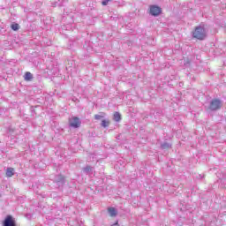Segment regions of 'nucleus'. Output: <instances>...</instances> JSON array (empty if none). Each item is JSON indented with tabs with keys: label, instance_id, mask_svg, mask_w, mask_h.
<instances>
[{
	"label": "nucleus",
	"instance_id": "5",
	"mask_svg": "<svg viewBox=\"0 0 226 226\" xmlns=\"http://www.w3.org/2000/svg\"><path fill=\"white\" fill-rule=\"evenodd\" d=\"M4 226H17L15 219L11 215H7L3 222Z\"/></svg>",
	"mask_w": 226,
	"mask_h": 226
},
{
	"label": "nucleus",
	"instance_id": "3",
	"mask_svg": "<svg viewBox=\"0 0 226 226\" xmlns=\"http://www.w3.org/2000/svg\"><path fill=\"white\" fill-rule=\"evenodd\" d=\"M222 109V101H220L219 99H214L209 106V109L210 110H218Z\"/></svg>",
	"mask_w": 226,
	"mask_h": 226
},
{
	"label": "nucleus",
	"instance_id": "9",
	"mask_svg": "<svg viewBox=\"0 0 226 226\" xmlns=\"http://www.w3.org/2000/svg\"><path fill=\"white\" fill-rule=\"evenodd\" d=\"M25 80H26L27 82L33 80V74L30 72H26L25 73Z\"/></svg>",
	"mask_w": 226,
	"mask_h": 226
},
{
	"label": "nucleus",
	"instance_id": "16",
	"mask_svg": "<svg viewBox=\"0 0 226 226\" xmlns=\"http://www.w3.org/2000/svg\"><path fill=\"white\" fill-rule=\"evenodd\" d=\"M113 225H119V221H117L116 223Z\"/></svg>",
	"mask_w": 226,
	"mask_h": 226
},
{
	"label": "nucleus",
	"instance_id": "11",
	"mask_svg": "<svg viewBox=\"0 0 226 226\" xmlns=\"http://www.w3.org/2000/svg\"><path fill=\"white\" fill-rule=\"evenodd\" d=\"M11 27L12 31H19V29H20V26H19L17 23L12 24Z\"/></svg>",
	"mask_w": 226,
	"mask_h": 226
},
{
	"label": "nucleus",
	"instance_id": "7",
	"mask_svg": "<svg viewBox=\"0 0 226 226\" xmlns=\"http://www.w3.org/2000/svg\"><path fill=\"white\" fill-rule=\"evenodd\" d=\"M108 213L111 218H116V216H117V210L115 207H108Z\"/></svg>",
	"mask_w": 226,
	"mask_h": 226
},
{
	"label": "nucleus",
	"instance_id": "10",
	"mask_svg": "<svg viewBox=\"0 0 226 226\" xmlns=\"http://www.w3.org/2000/svg\"><path fill=\"white\" fill-rule=\"evenodd\" d=\"M110 124V121L109 120H102L101 125L102 128H107Z\"/></svg>",
	"mask_w": 226,
	"mask_h": 226
},
{
	"label": "nucleus",
	"instance_id": "14",
	"mask_svg": "<svg viewBox=\"0 0 226 226\" xmlns=\"http://www.w3.org/2000/svg\"><path fill=\"white\" fill-rule=\"evenodd\" d=\"M102 117H103V116H102V115H94V119H96V121H100V119H102Z\"/></svg>",
	"mask_w": 226,
	"mask_h": 226
},
{
	"label": "nucleus",
	"instance_id": "1",
	"mask_svg": "<svg viewBox=\"0 0 226 226\" xmlns=\"http://www.w3.org/2000/svg\"><path fill=\"white\" fill-rule=\"evenodd\" d=\"M192 38L195 40H200L202 41V40H206V36H207V34L206 33V28L203 26H196L194 30L192 32Z\"/></svg>",
	"mask_w": 226,
	"mask_h": 226
},
{
	"label": "nucleus",
	"instance_id": "4",
	"mask_svg": "<svg viewBox=\"0 0 226 226\" xmlns=\"http://www.w3.org/2000/svg\"><path fill=\"white\" fill-rule=\"evenodd\" d=\"M162 13V7L158 5H150V14L153 15V17H158Z\"/></svg>",
	"mask_w": 226,
	"mask_h": 226
},
{
	"label": "nucleus",
	"instance_id": "12",
	"mask_svg": "<svg viewBox=\"0 0 226 226\" xmlns=\"http://www.w3.org/2000/svg\"><path fill=\"white\" fill-rule=\"evenodd\" d=\"M162 149H169V147H170V145H169L168 143H164L162 145Z\"/></svg>",
	"mask_w": 226,
	"mask_h": 226
},
{
	"label": "nucleus",
	"instance_id": "8",
	"mask_svg": "<svg viewBox=\"0 0 226 226\" xmlns=\"http://www.w3.org/2000/svg\"><path fill=\"white\" fill-rule=\"evenodd\" d=\"M113 119L114 121H116L117 123H119V121H121V113L120 112H117V111H115L113 113Z\"/></svg>",
	"mask_w": 226,
	"mask_h": 226
},
{
	"label": "nucleus",
	"instance_id": "13",
	"mask_svg": "<svg viewBox=\"0 0 226 226\" xmlns=\"http://www.w3.org/2000/svg\"><path fill=\"white\" fill-rule=\"evenodd\" d=\"M92 167L91 166H87L83 169V170H85V172H90V170H92Z\"/></svg>",
	"mask_w": 226,
	"mask_h": 226
},
{
	"label": "nucleus",
	"instance_id": "6",
	"mask_svg": "<svg viewBox=\"0 0 226 226\" xmlns=\"http://www.w3.org/2000/svg\"><path fill=\"white\" fill-rule=\"evenodd\" d=\"M6 177H13L15 176V169L13 168H7L5 171Z\"/></svg>",
	"mask_w": 226,
	"mask_h": 226
},
{
	"label": "nucleus",
	"instance_id": "2",
	"mask_svg": "<svg viewBox=\"0 0 226 226\" xmlns=\"http://www.w3.org/2000/svg\"><path fill=\"white\" fill-rule=\"evenodd\" d=\"M80 124H82L80 118L77 117L69 118V126H71V128H80Z\"/></svg>",
	"mask_w": 226,
	"mask_h": 226
},
{
	"label": "nucleus",
	"instance_id": "15",
	"mask_svg": "<svg viewBox=\"0 0 226 226\" xmlns=\"http://www.w3.org/2000/svg\"><path fill=\"white\" fill-rule=\"evenodd\" d=\"M108 4H109V0H102V6H107Z\"/></svg>",
	"mask_w": 226,
	"mask_h": 226
}]
</instances>
